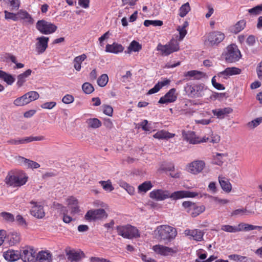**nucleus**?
Listing matches in <instances>:
<instances>
[{
    "instance_id": "nucleus-1",
    "label": "nucleus",
    "mask_w": 262,
    "mask_h": 262,
    "mask_svg": "<svg viewBox=\"0 0 262 262\" xmlns=\"http://www.w3.org/2000/svg\"><path fill=\"white\" fill-rule=\"evenodd\" d=\"M198 195V193L195 192L189 191H177L171 194L168 190L162 189H156L150 192L149 196L157 201L164 200L167 198H170L173 200H178L184 198H194Z\"/></svg>"
},
{
    "instance_id": "nucleus-2",
    "label": "nucleus",
    "mask_w": 262,
    "mask_h": 262,
    "mask_svg": "<svg viewBox=\"0 0 262 262\" xmlns=\"http://www.w3.org/2000/svg\"><path fill=\"white\" fill-rule=\"evenodd\" d=\"M156 236L165 244L170 242L175 238L177 232L176 229L168 225L158 226L155 231Z\"/></svg>"
},
{
    "instance_id": "nucleus-3",
    "label": "nucleus",
    "mask_w": 262,
    "mask_h": 262,
    "mask_svg": "<svg viewBox=\"0 0 262 262\" xmlns=\"http://www.w3.org/2000/svg\"><path fill=\"white\" fill-rule=\"evenodd\" d=\"M118 234L123 238L132 239L140 237L138 229L130 225L118 226L116 228Z\"/></svg>"
},
{
    "instance_id": "nucleus-4",
    "label": "nucleus",
    "mask_w": 262,
    "mask_h": 262,
    "mask_svg": "<svg viewBox=\"0 0 262 262\" xmlns=\"http://www.w3.org/2000/svg\"><path fill=\"white\" fill-rule=\"evenodd\" d=\"M222 56L227 63H233L239 60L242 55L237 46L232 44L226 48V51L223 53Z\"/></svg>"
},
{
    "instance_id": "nucleus-5",
    "label": "nucleus",
    "mask_w": 262,
    "mask_h": 262,
    "mask_svg": "<svg viewBox=\"0 0 262 262\" xmlns=\"http://www.w3.org/2000/svg\"><path fill=\"white\" fill-rule=\"evenodd\" d=\"M157 50L161 52L162 56H168L171 53L179 50V43L176 39H172L165 45L159 43Z\"/></svg>"
},
{
    "instance_id": "nucleus-6",
    "label": "nucleus",
    "mask_w": 262,
    "mask_h": 262,
    "mask_svg": "<svg viewBox=\"0 0 262 262\" xmlns=\"http://www.w3.org/2000/svg\"><path fill=\"white\" fill-rule=\"evenodd\" d=\"M204 85L203 84H190L187 83L184 86V91L190 98H199L204 95Z\"/></svg>"
},
{
    "instance_id": "nucleus-7",
    "label": "nucleus",
    "mask_w": 262,
    "mask_h": 262,
    "mask_svg": "<svg viewBox=\"0 0 262 262\" xmlns=\"http://www.w3.org/2000/svg\"><path fill=\"white\" fill-rule=\"evenodd\" d=\"M36 28L41 34L45 35L52 34L57 29L56 26L43 19L39 20L36 23Z\"/></svg>"
},
{
    "instance_id": "nucleus-8",
    "label": "nucleus",
    "mask_w": 262,
    "mask_h": 262,
    "mask_svg": "<svg viewBox=\"0 0 262 262\" xmlns=\"http://www.w3.org/2000/svg\"><path fill=\"white\" fill-rule=\"evenodd\" d=\"M225 37V34L221 31H215L210 32L205 40L211 46H217L221 42Z\"/></svg>"
},
{
    "instance_id": "nucleus-9",
    "label": "nucleus",
    "mask_w": 262,
    "mask_h": 262,
    "mask_svg": "<svg viewBox=\"0 0 262 262\" xmlns=\"http://www.w3.org/2000/svg\"><path fill=\"white\" fill-rule=\"evenodd\" d=\"M28 177L26 176H8L5 179L6 184L13 187H19L26 184Z\"/></svg>"
},
{
    "instance_id": "nucleus-10",
    "label": "nucleus",
    "mask_w": 262,
    "mask_h": 262,
    "mask_svg": "<svg viewBox=\"0 0 262 262\" xmlns=\"http://www.w3.org/2000/svg\"><path fill=\"white\" fill-rule=\"evenodd\" d=\"M20 257L24 262H35L36 261V252L30 247H25L20 250Z\"/></svg>"
},
{
    "instance_id": "nucleus-11",
    "label": "nucleus",
    "mask_w": 262,
    "mask_h": 262,
    "mask_svg": "<svg viewBox=\"0 0 262 262\" xmlns=\"http://www.w3.org/2000/svg\"><path fill=\"white\" fill-rule=\"evenodd\" d=\"M30 203L32 205L30 210V214L36 219H43L46 214L43 206L34 201H30Z\"/></svg>"
},
{
    "instance_id": "nucleus-12",
    "label": "nucleus",
    "mask_w": 262,
    "mask_h": 262,
    "mask_svg": "<svg viewBox=\"0 0 262 262\" xmlns=\"http://www.w3.org/2000/svg\"><path fill=\"white\" fill-rule=\"evenodd\" d=\"M107 214L104 209H91L85 215V219L88 221L106 218Z\"/></svg>"
},
{
    "instance_id": "nucleus-13",
    "label": "nucleus",
    "mask_w": 262,
    "mask_h": 262,
    "mask_svg": "<svg viewBox=\"0 0 262 262\" xmlns=\"http://www.w3.org/2000/svg\"><path fill=\"white\" fill-rule=\"evenodd\" d=\"M205 166V163L202 160H195L188 165V171L194 174H197L203 170Z\"/></svg>"
},
{
    "instance_id": "nucleus-14",
    "label": "nucleus",
    "mask_w": 262,
    "mask_h": 262,
    "mask_svg": "<svg viewBox=\"0 0 262 262\" xmlns=\"http://www.w3.org/2000/svg\"><path fill=\"white\" fill-rule=\"evenodd\" d=\"M35 43V50L39 54H42L45 52L48 47L49 38L42 36L36 38Z\"/></svg>"
},
{
    "instance_id": "nucleus-15",
    "label": "nucleus",
    "mask_w": 262,
    "mask_h": 262,
    "mask_svg": "<svg viewBox=\"0 0 262 262\" xmlns=\"http://www.w3.org/2000/svg\"><path fill=\"white\" fill-rule=\"evenodd\" d=\"M176 90L174 88L170 89L166 94L160 98L158 101L160 104H167L174 102L177 99L176 94Z\"/></svg>"
},
{
    "instance_id": "nucleus-16",
    "label": "nucleus",
    "mask_w": 262,
    "mask_h": 262,
    "mask_svg": "<svg viewBox=\"0 0 262 262\" xmlns=\"http://www.w3.org/2000/svg\"><path fill=\"white\" fill-rule=\"evenodd\" d=\"M184 139L191 144H198L200 143L199 137H197L193 131L182 132Z\"/></svg>"
},
{
    "instance_id": "nucleus-17",
    "label": "nucleus",
    "mask_w": 262,
    "mask_h": 262,
    "mask_svg": "<svg viewBox=\"0 0 262 262\" xmlns=\"http://www.w3.org/2000/svg\"><path fill=\"white\" fill-rule=\"evenodd\" d=\"M3 256L9 261H14L20 258V253L18 250L9 249L4 253Z\"/></svg>"
},
{
    "instance_id": "nucleus-18",
    "label": "nucleus",
    "mask_w": 262,
    "mask_h": 262,
    "mask_svg": "<svg viewBox=\"0 0 262 262\" xmlns=\"http://www.w3.org/2000/svg\"><path fill=\"white\" fill-rule=\"evenodd\" d=\"M68 259L71 261H79L81 258V255H83L82 252H78L70 248H67L65 250Z\"/></svg>"
},
{
    "instance_id": "nucleus-19",
    "label": "nucleus",
    "mask_w": 262,
    "mask_h": 262,
    "mask_svg": "<svg viewBox=\"0 0 262 262\" xmlns=\"http://www.w3.org/2000/svg\"><path fill=\"white\" fill-rule=\"evenodd\" d=\"M36 260L39 262H52V254L48 251H41L36 254Z\"/></svg>"
},
{
    "instance_id": "nucleus-20",
    "label": "nucleus",
    "mask_w": 262,
    "mask_h": 262,
    "mask_svg": "<svg viewBox=\"0 0 262 262\" xmlns=\"http://www.w3.org/2000/svg\"><path fill=\"white\" fill-rule=\"evenodd\" d=\"M185 234L190 236L192 239L196 241H201L203 239L204 232L200 229L190 230L186 229Z\"/></svg>"
},
{
    "instance_id": "nucleus-21",
    "label": "nucleus",
    "mask_w": 262,
    "mask_h": 262,
    "mask_svg": "<svg viewBox=\"0 0 262 262\" xmlns=\"http://www.w3.org/2000/svg\"><path fill=\"white\" fill-rule=\"evenodd\" d=\"M68 205L71 209V213L74 214L80 211L79 207L78 206V200L73 196H71L67 199Z\"/></svg>"
},
{
    "instance_id": "nucleus-22",
    "label": "nucleus",
    "mask_w": 262,
    "mask_h": 262,
    "mask_svg": "<svg viewBox=\"0 0 262 262\" xmlns=\"http://www.w3.org/2000/svg\"><path fill=\"white\" fill-rule=\"evenodd\" d=\"M152 250L157 254L164 256H166L168 255L169 253L173 252V250L171 248L161 245L154 246L152 247Z\"/></svg>"
},
{
    "instance_id": "nucleus-23",
    "label": "nucleus",
    "mask_w": 262,
    "mask_h": 262,
    "mask_svg": "<svg viewBox=\"0 0 262 262\" xmlns=\"http://www.w3.org/2000/svg\"><path fill=\"white\" fill-rule=\"evenodd\" d=\"M241 72V70L236 67L227 68L222 72H221L219 75L220 76H224L225 79H227L229 76L239 74Z\"/></svg>"
},
{
    "instance_id": "nucleus-24",
    "label": "nucleus",
    "mask_w": 262,
    "mask_h": 262,
    "mask_svg": "<svg viewBox=\"0 0 262 262\" xmlns=\"http://www.w3.org/2000/svg\"><path fill=\"white\" fill-rule=\"evenodd\" d=\"M231 107H225L224 108H218L212 110V113L219 119H223L228 114L232 112Z\"/></svg>"
},
{
    "instance_id": "nucleus-25",
    "label": "nucleus",
    "mask_w": 262,
    "mask_h": 262,
    "mask_svg": "<svg viewBox=\"0 0 262 262\" xmlns=\"http://www.w3.org/2000/svg\"><path fill=\"white\" fill-rule=\"evenodd\" d=\"M124 47L120 44L114 42L112 45L107 44L105 47L106 52L118 54L122 52Z\"/></svg>"
},
{
    "instance_id": "nucleus-26",
    "label": "nucleus",
    "mask_w": 262,
    "mask_h": 262,
    "mask_svg": "<svg viewBox=\"0 0 262 262\" xmlns=\"http://www.w3.org/2000/svg\"><path fill=\"white\" fill-rule=\"evenodd\" d=\"M219 181L221 188L224 191L228 193L231 191L232 186L228 179L219 176Z\"/></svg>"
},
{
    "instance_id": "nucleus-27",
    "label": "nucleus",
    "mask_w": 262,
    "mask_h": 262,
    "mask_svg": "<svg viewBox=\"0 0 262 262\" xmlns=\"http://www.w3.org/2000/svg\"><path fill=\"white\" fill-rule=\"evenodd\" d=\"M31 70L28 69L23 73L18 75L17 85L18 87H21L23 85L24 82L26 81V78L31 75Z\"/></svg>"
},
{
    "instance_id": "nucleus-28",
    "label": "nucleus",
    "mask_w": 262,
    "mask_h": 262,
    "mask_svg": "<svg viewBox=\"0 0 262 262\" xmlns=\"http://www.w3.org/2000/svg\"><path fill=\"white\" fill-rule=\"evenodd\" d=\"M0 79L3 80L9 85H11L15 81V78L12 75L1 70H0Z\"/></svg>"
},
{
    "instance_id": "nucleus-29",
    "label": "nucleus",
    "mask_w": 262,
    "mask_h": 262,
    "mask_svg": "<svg viewBox=\"0 0 262 262\" xmlns=\"http://www.w3.org/2000/svg\"><path fill=\"white\" fill-rule=\"evenodd\" d=\"M19 159L21 162L24 163L28 168L36 169L40 167V165L38 163L33 161L21 157H20Z\"/></svg>"
},
{
    "instance_id": "nucleus-30",
    "label": "nucleus",
    "mask_w": 262,
    "mask_h": 262,
    "mask_svg": "<svg viewBox=\"0 0 262 262\" xmlns=\"http://www.w3.org/2000/svg\"><path fill=\"white\" fill-rule=\"evenodd\" d=\"M7 237L9 239V244L11 245H14L18 243L20 239V234L16 232L9 233L7 235Z\"/></svg>"
},
{
    "instance_id": "nucleus-31",
    "label": "nucleus",
    "mask_w": 262,
    "mask_h": 262,
    "mask_svg": "<svg viewBox=\"0 0 262 262\" xmlns=\"http://www.w3.org/2000/svg\"><path fill=\"white\" fill-rule=\"evenodd\" d=\"M204 76L205 74L204 73L196 70L189 71L184 74L185 77H193L195 79H200Z\"/></svg>"
},
{
    "instance_id": "nucleus-32",
    "label": "nucleus",
    "mask_w": 262,
    "mask_h": 262,
    "mask_svg": "<svg viewBox=\"0 0 262 262\" xmlns=\"http://www.w3.org/2000/svg\"><path fill=\"white\" fill-rule=\"evenodd\" d=\"M174 136V134H171L165 130H160L157 132L154 135V137L159 139H169Z\"/></svg>"
},
{
    "instance_id": "nucleus-33",
    "label": "nucleus",
    "mask_w": 262,
    "mask_h": 262,
    "mask_svg": "<svg viewBox=\"0 0 262 262\" xmlns=\"http://www.w3.org/2000/svg\"><path fill=\"white\" fill-rule=\"evenodd\" d=\"M21 144H27L32 141H42L45 139V137L42 136H29L20 139Z\"/></svg>"
},
{
    "instance_id": "nucleus-34",
    "label": "nucleus",
    "mask_w": 262,
    "mask_h": 262,
    "mask_svg": "<svg viewBox=\"0 0 262 262\" xmlns=\"http://www.w3.org/2000/svg\"><path fill=\"white\" fill-rule=\"evenodd\" d=\"M86 58V56L83 54L80 56L76 57L74 59V67L76 70L79 71L81 69V63Z\"/></svg>"
},
{
    "instance_id": "nucleus-35",
    "label": "nucleus",
    "mask_w": 262,
    "mask_h": 262,
    "mask_svg": "<svg viewBox=\"0 0 262 262\" xmlns=\"http://www.w3.org/2000/svg\"><path fill=\"white\" fill-rule=\"evenodd\" d=\"M246 26V21L244 20L238 21L231 28V32L234 34H237L243 30Z\"/></svg>"
},
{
    "instance_id": "nucleus-36",
    "label": "nucleus",
    "mask_w": 262,
    "mask_h": 262,
    "mask_svg": "<svg viewBox=\"0 0 262 262\" xmlns=\"http://www.w3.org/2000/svg\"><path fill=\"white\" fill-rule=\"evenodd\" d=\"M86 123L89 127L97 128L101 126V121L97 118H90L86 120Z\"/></svg>"
},
{
    "instance_id": "nucleus-37",
    "label": "nucleus",
    "mask_w": 262,
    "mask_h": 262,
    "mask_svg": "<svg viewBox=\"0 0 262 262\" xmlns=\"http://www.w3.org/2000/svg\"><path fill=\"white\" fill-rule=\"evenodd\" d=\"M5 5L11 7V10H17L19 7V2L18 0H0Z\"/></svg>"
},
{
    "instance_id": "nucleus-38",
    "label": "nucleus",
    "mask_w": 262,
    "mask_h": 262,
    "mask_svg": "<svg viewBox=\"0 0 262 262\" xmlns=\"http://www.w3.org/2000/svg\"><path fill=\"white\" fill-rule=\"evenodd\" d=\"M142 49V46L136 40L131 42L127 48V53H129L132 52H139Z\"/></svg>"
},
{
    "instance_id": "nucleus-39",
    "label": "nucleus",
    "mask_w": 262,
    "mask_h": 262,
    "mask_svg": "<svg viewBox=\"0 0 262 262\" xmlns=\"http://www.w3.org/2000/svg\"><path fill=\"white\" fill-rule=\"evenodd\" d=\"M192 208V210L190 211L189 213L191 215L192 217H195L204 212L205 209V207L203 205L201 206H197L194 203V206Z\"/></svg>"
},
{
    "instance_id": "nucleus-40",
    "label": "nucleus",
    "mask_w": 262,
    "mask_h": 262,
    "mask_svg": "<svg viewBox=\"0 0 262 262\" xmlns=\"http://www.w3.org/2000/svg\"><path fill=\"white\" fill-rule=\"evenodd\" d=\"M221 230L227 232L235 233L242 231L241 228L229 225H224L221 226Z\"/></svg>"
},
{
    "instance_id": "nucleus-41",
    "label": "nucleus",
    "mask_w": 262,
    "mask_h": 262,
    "mask_svg": "<svg viewBox=\"0 0 262 262\" xmlns=\"http://www.w3.org/2000/svg\"><path fill=\"white\" fill-rule=\"evenodd\" d=\"M99 183L102 186L103 189L106 191L111 192L114 189L110 180L106 181H100Z\"/></svg>"
},
{
    "instance_id": "nucleus-42",
    "label": "nucleus",
    "mask_w": 262,
    "mask_h": 262,
    "mask_svg": "<svg viewBox=\"0 0 262 262\" xmlns=\"http://www.w3.org/2000/svg\"><path fill=\"white\" fill-rule=\"evenodd\" d=\"M190 11V7L189 3H186L180 7L179 9L180 13L179 15L181 17H184L186 14Z\"/></svg>"
},
{
    "instance_id": "nucleus-43",
    "label": "nucleus",
    "mask_w": 262,
    "mask_h": 262,
    "mask_svg": "<svg viewBox=\"0 0 262 262\" xmlns=\"http://www.w3.org/2000/svg\"><path fill=\"white\" fill-rule=\"evenodd\" d=\"M152 185L150 181H146L138 186L139 192H146L152 187Z\"/></svg>"
},
{
    "instance_id": "nucleus-44",
    "label": "nucleus",
    "mask_w": 262,
    "mask_h": 262,
    "mask_svg": "<svg viewBox=\"0 0 262 262\" xmlns=\"http://www.w3.org/2000/svg\"><path fill=\"white\" fill-rule=\"evenodd\" d=\"M108 81V77L107 74L101 75L97 79V83L101 87L105 86Z\"/></svg>"
},
{
    "instance_id": "nucleus-45",
    "label": "nucleus",
    "mask_w": 262,
    "mask_h": 262,
    "mask_svg": "<svg viewBox=\"0 0 262 262\" xmlns=\"http://www.w3.org/2000/svg\"><path fill=\"white\" fill-rule=\"evenodd\" d=\"M0 216L7 222H13L15 221L14 215L9 212H2L0 213Z\"/></svg>"
},
{
    "instance_id": "nucleus-46",
    "label": "nucleus",
    "mask_w": 262,
    "mask_h": 262,
    "mask_svg": "<svg viewBox=\"0 0 262 262\" xmlns=\"http://www.w3.org/2000/svg\"><path fill=\"white\" fill-rule=\"evenodd\" d=\"M227 155L226 154H219L217 153L214 159V163L217 165H222L224 163V160L223 157H226Z\"/></svg>"
},
{
    "instance_id": "nucleus-47",
    "label": "nucleus",
    "mask_w": 262,
    "mask_h": 262,
    "mask_svg": "<svg viewBox=\"0 0 262 262\" xmlns=\"http://www.w3.org/2000/svg\"><path fill=\"white\" fill-rule=\"evenodd\" d=\"M82 89L85 94H90L94 91V88L92 84L85 82L82 85Z\"/></svg>"
},
{
    "instance_id": "nucleus-48",
    "label": "nucleus",
    "mask_w": 262,
    "mask_h": 262,
    "mask_svg": "<svg viewBox=\"0 0 262 262\" xmlns=\"http://www.w3.org/2000/svg\"><path fill=\"white\" fill-rule=\"evenodd\" d=\"M248 12L251 15H258L262 12V4L248 10Z\"/></svg>"
},
{
    "instance_id": "nucleus-49",
    "label": "nucleus",
    "mask_w": 262,
    "mask_h": 262,
    "mask_svg": "<svg viewBox=\"0 0 262 262\" xmlns=\"http://www.w3.org/2000/svg\"><path fill=\"white\" fill-rule=\"evenodd\" d=\"M53 207L55 209L57 210L61 213H68V212L67 208L58 203L54 202Z\"/></svg>"
},
{
    "instance_id": "nucleus-50",
    "label": "nucleus",
    "mask_w": 262,
    "mask_h": 262,
    "mask_svg": "<svg viewBox=\"0 0 262 262\" xmlns=\"http://www.w3.org/2000/svg\"><path fill=\"white\" fill-rule=\"evenodd\" d=\"M144 25L146 27H148L150 25L161 26L163 25V21L160 20H145L144 22Z\"/></svg>"
},
{
    "instance_id": "nucleus-51",
    "label": "nucleus",
    "mask_w": 262,
    "mask_h": 262,
    "mask_svg": "<svg viewBox=\"0 0 262 262\" xmlns=\"http://www.w3.org/2000/svg\"><path fill=\"white\" fill-rule=\"evenodd\" d=\"M30 102L34 101L39 97V94L35 91H30L26 93Z\"/></svg>"
},
{
    "instance_id": "nucleus-52",
    "label": "nucleus",
    "mask_w": 262,
    "mask_h": 262,
    "mask_svg": "<svg viewBox=\"0 0 262 262\" xmlns=\"http://www.w3.org/2000/svg\"><path fill=\"white\" fill-rule=\"evenodd\" d=\"M102 108L104 114L108 116H112L113 113V109L111 106L109 105H103L102 106Z\"/></svg>"
},
{
    "instance_id": "nucleus-53",
    "label": "nucleus",
    "mask_w": 262,
    "mask_h": 262,
    "mask_svg": "<svg viewBox=\"0 0 262 262\" xmlns=\"http://www.w3.org/2000/svg\"><path fill=\"white\" fill-rule=\"evenodd\" d=\"M262 122V117L259 118H257L251 122L248 123V125L249 126H252L253 128L257 126L260 123Z\"/></svg>"
},
{
    "instance_id": "nucleus-54",
    "label": "nucleus",
    "mask_w": 262,
    "mask_h": 262,
    "mask_svg": "<svg viewBox=\"0 0 262 262\" xmlns=\"http://www.w3.org/2000/svg\"><path fill=\"white\" fill-rule=\"evenodd\" d=\"M182 206L187 209V211L189 213L194 206V203L190 201H185L183 203Z\"/></svg>"
},
{
    "instance_id": "nucleus-55",
    "label": "nucleus",
    "mask_w": 262,
    "mask_h": 262,
    "mask_svg": "<svg viewBox=\"0 0 262 262\" xmlns=\"http://www.w3.org/2000/svg\"><path fill=\"white\" fill-rule=\"evenodd\" d=\"M74 100V97L70 94L66 95L62 99V101L63 103L65 104H70L72 103Z\"/></svg>"
},
{
    "instance_id": "nucleus-56",
    "label": "nucleus",
    "mask_w": 262,
    "mask_h": 262,
    "mask_svg": "<svg viewBox=\"0 0 262 262\" xmlns=\"http://www.w3.org/2000/svg\"><path fill=\"white\" fill-rule=\"evenodd\" d=\"M255 229H258L260 230L262 229V226H254L253 225H250L248 224H245L244 225V230L245 231H250Z\"/></svg>"
},
{
    "instance_id": "nucleus-57",
    "label": "nucleus",
    "mask_w": 262,
    "mask_h": 262,
    "mask_svg": "<svg viewBox=\"0 0 262 262\" xmlns=\"http://www.w3.org/2000/svg\"><path fill=\"white\" fill-rule=\"evenodd\" d=\"M15 221L19 226L24 227L27 226V223L25 220L21 215H17L16 216Z\"/></svg>"
},
{
    "instance_id": "nucleus-58",
    "label": "nucleus",
    "mask_w": 262,
    "mask_h": 262,
    "mask_svg": "<svg viewBox=\"0 0 262 262\" xmlns=\"http://www.w3.org/2000/svg\"><path fill=\"white\" fill-rule=\"evenodd\" d=\"M56 104V103L54 101L45 102L41 105V107L43 109H52Z\"/></svg>"
},
{
    "instance_id": "nucleus-59",
    "label": "nucleus",
    "mask_w": 262,
    "mask_h": 262,
    "mask_svg": "<svg viewBox=\"0 0 262 262\" xmlns=\"http://www.w3.org/2000/svg\"><path fill=\"white\" fill-rule=\"evenodd\" d=\"M5 18L7 19H12L16 20L17 19V14H14L11 12H9L7 11H5Z\"/></svg>"
},
{
    "instance_id": "nucleus-60",
    "label": "nucleus",
    "mask_w": 262,
    "mask_h": 262,
    "mask_svg": "<svg viewBox=\"0 0 262 262\" xmlns=\"http://www.w3.org/2000/svg\"><path fill=\"white\" fill-rule=\"evenodd\" d=\"M177 30L179 32V34H180L179 40H183L187 34L186 30L185 29H182V28L181 27V26H179L177 27Z\"/></svg>"
},
{
    "instance_id": "nucleus-61",
    "label": "nucleus",
    "mask_w": 262,
    "mask_h": 262,
    "mask_svg": "<svg viewBox=\"0 0 262 262\" xmlns=\"http://www.w3.org/2000/svg\"><path fill=\"white\" fill-rule=\"evenodd\" d=\"M13 103L15 105L17 106H23L26 105L24 100L23 98V97H19L16 98L13 102Z\"/></svg>"
},
{
    "instance_id": "nucleus-62",
    "label": "nucleus",
    "mask_w": 262,
    "mask_h": 262,
    "mask_svg": "<svg viewBox=\"0 0 262 262\" xmlns=\"http://www.w3.org/2000/svg\"><path fill=\"white\" fill-rule=\"evenodd\" d=\"M248 211L246 209H237L234 210L231 213V216H236L238 215H243L244 213L246 212H248Z\"/></svg>"
},
{
    "instance_id": "nucleus-63",
    "label": "nucleus",
    "mask_w": 262,
    "mask_h": 262,
    "mask_svg": "<svg viewBox=\"0 0 262 262\" xmlns=\"http://www.w3.org/2000/svg\"><path fill=\"white\" fill-rule=\"evenodd\" d=\"M256 72L258 78L262 80V61L258 64L256 68Z\"/></svg>"
},
{
    "instance_id": "nucleus-64",
    "label": "nucleus",
    "mask_w": 262,
    "mask_h": 262,
    "mask_svg": "<svg viewBox=\"0 0 262 262\" xmlns=\"http://www.w3.org/2000/svg\"><path fill=\"white\" fill-rule=\"evenodd\" d=\"M255 42V37L253 35H250L246 39V43L249 46H253Z\"/></svg>"
}]
</instances>
